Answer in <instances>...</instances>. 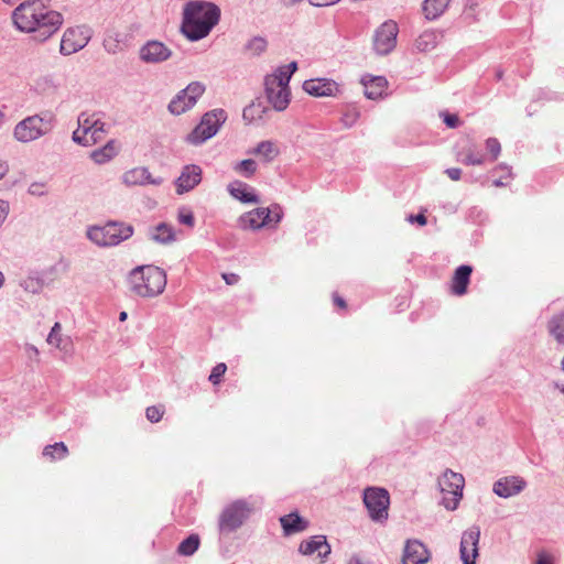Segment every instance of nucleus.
<instances>
[{"label": "nucleus", "instance_id": "obj_1", "mask_svg": "<svg viewBox=\"0 0 564 564\" xmlns=\"http://www.w3.org/2000/svg\"><path fill=\"white\" fill-rule=\"evenodd\" d=\"M48 0H26L12 12L14 25L22 32L32 33L33 39L44 42L63 24V15L53 10Z\"/></svg>", "mask_w": 564, "mask_h": 564}, {"label": "nucleus", "instance_id": "obj_2", "mask_svg": "<svg viewBox=\"0 0 564 564\" xmlns=\"http://www.w3.org/2000/svg\"><path fill=\"white\" fill-rule=\"evenodd\" d=\"M220 20V9L213 2L192 0L183 10L182 33L192 42L206 37Z\"/></svg>", "mask_w": 564, "mask_h": 564}, {"label": "nucleus", "instance_id": "obj_3", "mask_svg": "<svg viewBox=\"0 0 564 564\" xmlns=\"http://www.w3.org/2000/svg\"><path fill=\"white\" fill-rule=\"evenodd\" d=\"M130 291L138 296L154 297L166 286V273L155 265H141L129 274Z\"/></svg>", "mask_w": 564, "mask_h": 564}, {"label": "nucleus", "instance_id": "obj_4", "mask_svg": "<svg viewBox=\"0 0 564 564\" xmlns=\"http://www.w3.org/2000/svg\"><path fill=\"white\" fill-rule=\"evenodd\" d=\"M133 227L118 221H109L105 226H93L87 229V238L99 247H113L129 239Z\"/></svg>", "mask_w": 564, "mask_h": 564}, {"label": "nucleus", "instance_id": "obj_5", "mask_svg": "<svg viewBox=\"0 0 564 564\" xmlns=\"http://www.w3.org/2000/svg\"><path fill=\"white\" fill-rule=\"evenodd\" d=\"M252 508L245 499H237L227 505L219 514L218 530L221 535H228L249 519Z\"/></svg>", "mask_w": 564, "mask_h": 564}, {"label": "nucleus", "instance_id": "obj_6", "mask_svg": "<svg viewBox=\"0 0 564 564\" xmlns=\"http://www.w3.org/2000/svg\"><path fill=\"white\" fill-rule=\"evenodd\" d=\"M227 115L224 109H214L206 112L200 122L186 135V142L198 145L213 138L226 121Z\"/></svg>", "mask_w": 564, "mask_h": 564}, {"label": "nucleus", "instance_id": "obj_7", "mask_svg": "<svg viewBox=\"0 0 564 564\" xmlns=\"http://www.w3.org/2000/svg\"><path fill=\"white\" fill-rule=\"evenodd\" d=\"M53 115L30 116L20 121L14 128V138L23 143L34 141L48 133L53 127Z\"/></svg>", "mask_w": 564, "mask_h": 564}, {"label": "nucleus", "instance_id": "obj_8", "mask_svg": "<svg viewBox=\"0 0 564 564\" xmlns=\"http://www.w3.org/2000/svg\"><path fill=\"white\" fill-rule=\"evenodd\" d=\"M465 479L463 475L446 469L442 477L438 479V486L443 492V506L451 511L457 509L458 503L463 497V488Z\"/></svg>", "mask_w": 564, "mask_h": 564}, {"label": "nucleus", "instance_id": "obj_9", "mask_svg": "<svg viewBox=\"0 0 564 564\" xmlns=\"http://www.w3.org/2000/svg\"><path fill=\"white\" fill-rule=\"evenodd\" d=\"M264 93L267 101L276 111L285 110L291 101L289 83L275 75L270 74L264 77Z\"/></svg>", "mask_w": 564, "mask_h": 564}, {"label": "nucleus", "instance_id": "obj_10", "mask_svg": "<svg viewBox=\"0 0 564 564\" xmlns=\"http://www.w3.org/2000/svg\"><path fill=\"white\" fill-rule=\"evenodd\" d=\"M364 503L371 520L382 522L388 519L389 492L383 488L369 487L364 491Z\"/></svg>", "mask_w": 564, "mask_h": 564}, {"label": "nucleus", "instance_id": "obj_11", "mask_svg": "<svg viewBox=\"0 0 564 564\" xmlns=\"http://www.w3.org/2000/svg\"><path fill=\"white\" fill-rule=\"evenodd\" d=\"M282 218V208L274 204L270 208H256L245 213L239 218L240 227L243 229H260L271 221L279 223Z\"/></svg>", "mask_w": 564, "mask_h": 564}, {"label": "nucleus", "instance_id": "obj_12", "mask_svg": "<svg viewBox=\"0 0 564 564\" xmlns=\"http://www.w3.org/2000/svg\"><path fill=\"white\" fill-rule=\"evenodd\" d=\"M205 86L199 82H192L186 88L177 93L170 101L167 109L172 115L180 116L192 109L197 99L204 94Z\"/></svg>", "mask_w": 564, "mask_h": 564}, {"label": "nucleus", "instance_id": "obj_13", "mask_svg": "<svg viewBox=\"0 0 564 564\" xmlns=\"http://www.w3.org/2000/svg\"><path fill=\"white\" fill-rule=\"evenodd\" d=\"M398 25L393 21H387L376 31L373 36V47L380 55L389 54L397 44Z\"/></svg>", "mask_w": 564, "mask_h": 564}, {"label": "nucleus", "instance_id": "obj_14", "mask_svg": "<svg viewBox=\"0 0 564 564\" xmlns=\"http://www.w3.org/2000/svg\"><path fill=\"white\" fill-rule=\"evenodd\" d=\"M172 50L158 40L147 41L139 50V58L145 64H161L172 56Z\"/></svg>", "mask_w": 564, "mask_h": 564}, {"label": "nucleus", "instance_id": "obj_15", "mask_svg": "<svg viewBox=\"0 0 564 564\" xmlns=\"http://www.w3.org/2000/svg\"><path fill=\"white\" fill-rule=\"evenodd\" d=\"M90 40L88 30L85 28L67 29L61 41V53L63 55L74 54L84 48Z\"/></svg>", "mask_w": 564, "mask_h": 564}, {"label": "nucleus", "instance_id": "obj_16", "mask_svg": "<svg viewBox=\"0 0 564 564\" xmlns=\"http://www.w3.org/2000/svg\"><path fill=\"white\" fill-rule=\"evenodd\" d=\"M480 538V529L477 525L470 527L466 530L460 540V560L464 564H476L478 556V543Z\"/></svg>", "mask_w": 564, "mask_h": 564}, {"label": "nucleus", "instance_id": "obj_17", "mask_svg": "<svg viewBox=\"0 0 564 564\" xmlns=\"http://www.w3.org/2000/svg\"><path fill=\"white\" fill-rule=\"evenodd\" d=\"M202 173L200 166L196 164L185 165L175 181L176 193L184 194L196 187L202 181Z\"/></svg>", "mask_w": 564, "mask_h": 564}, {"label": "nucleus", "instance_id": "obj_18", "mask_svg": "<svg viewBox=\"0 0 564 564\" xmlns=\"http://www.w3.org/2000/svg\"><path fill=\"white\" fill-rule=\"evenodd\" d=\"M527 486V481L519 476H507L494 484L492 491L501 497L509 498L520 494Z\"/></svg>", "mask_w": 564, "mask_h": 564}, {"label": "nucleus", "instance_id": "obj_19", "mask_svg": "<svg viewBox=\"0 0 564 564\" xmlns=\"http://www.w3.org/2000/svg\"><path fill=\"white\" fill-rule=\"evenodd\" d=\"M122 182L127 186H143L147 184L161 185V177H152L148 167L139 166L123 173Z\"/></svg>", "mask_w": 564, "mask_h": 564}, {"label": "nucleus", "instance_id": "obj_20", "mask_svg": "<svg viewBox=\"0 0 564 564\" xmlns=\"http://www.w3.org/2000/svg\"><path fill=\"white\" fill-rule=\"evenodd\" d=\"M430 560V552L419 540H409L405 543L402 556L403 564H426Z\"/></svg>", "mask_w": 564, "mask_h": 564}, {"label": "nucleus", "instance_id": "obj_21", "mask_svg": "<svg viewBox=\"0 0 564 564\" xmlns=\"http://www.w3.org/2000/svg\"><path fill=\"white\" fill-rule=\"evenodd\" d=\"M303 89L315 97L334 96L338 90L337 84L327 78L307 79L303 83Z\"/></svg>", "mask_w": 564, "mask_h": 564}, {"label": "nucleus", "instance_id": "obj_22", "mask_svg": "<svg viewBox=\"0 0 564 564\" xmlns=\"http://www.w3.org/2000/svg\"><path fill=\"white\" fill-rule=\"evenodd\" d=\"M299 551L304 555L317 553L319 558H325L330 553V546L324 535H315L300 544Z\"/></svg>", "mask_w": 564, "mask_h": 564}, {"label": "nucleus", "instance_id": "obj_23", "mask_svg": "<svg viewBox=\"0 0 564 564\" xmlns=\"http://www.w3.org/2000/svg\"><path fill=\"white\" fill-rule=\"evenodd\" d=\"M471 272L473 268L467 264H462L455 270L451 285L452 292L455 295L460 296L467 292Z\"/></svg>", "mask_w": 564, "mask_h": 564}, {"label": "nucleus", "instance_id": "obj_24", "mask_svg": "<svg viewBox=\"0 0 564 564\" xmlns=\"http://www.w3.org/2000/svg\"><path fill=\"white\" fill-rule=\"evenodd\" d=\"M280 522L285 535L302 532L308 527V522L300 517L297 512H291L281 517Z\"/></svg>", "mask_w": 564, "mask_h": 564}, {"label": "nucleus", "instance_id": "obj_25", "mask_svg": "<svg viewBox=\"0 0 564 564\" xmlns=\"http://www.w3.org/2000/svg\"><path fill=\"white\" fill-rule=\"evenodd\" d=\"M228 192L232 197L242 203H259V197L256 195L250 186L241 181L231 182L228 185Z\"/></svg>", "mask_w": 564, "mask_h": 564}, {"label": "nucleus", "instance_id": "obj_26", "mask_svg": "<svg viewBox=\"0 0 564 564\" xmlns=\"http://www.w3.org/2000/svg\"><path fill=\"white\" fill-rule=\"evenodd\" d=\"M362 84L365 87V96L368 99L376 100L380 98L388 85V82L382 76L371 77L369 80L362 78Z\"/></svg>", "mask_w": 564, "mask_h": 564}, {"label": "nucleus", "instance_id": "obj_27", "mask_svg": "<svg viewBox=\"0 0 564 564\" xmlns=\"http://www.w3.org/2000/svg\"><path fill=\"white\" fill-rule=\"evenodd\" d=\"M104 47L110 54L122 52L127 47L124 35L118 31H110L104 39Z\"/></svg>", "mask_w": 564, "mask_h": 564}, {"label": "nucleus", "instance_id": "obj_28", "mask_svg": "<svg viewBox=\"0 0 564 564\" xmlns=\"http://www.w3.org/2000/svg\"><path fill=\"white\" fill-rule=\"evenodd\" d=\"M150 238L159 243H170L174 241L175 234L172 226L161 223L151 229Z\"/></svg>", "mask_w": 564, "mask_h": 564}, {"label": "nucleus", "instance_id": "obj_29", "mask_svg": "<svg viewBox=\"0 0 564 564\" xmlns=\"http://www.w3.org/2000/svg\"><path fill=\"white\" fill-rule=\"evenodd\" d=\"M250 153L261 156L265 162H272L280 154V150L274 142L265 140L259 142Z\"/></svg>", "mask_w": 564, "mask_h": 564}, {"label": "nucleus", "instance_id": "obj_30", "mask_svg": "<svg viewBox=\"0 0 564 564\" xmlns=\"http://www.w3.org/2000/svg\"><path fill=\"white\" fill-rule=\"evenodd\" d=\"M117 147L113 140H110L104 145L91 152L90 158L97 164H104L110 161L112 158L117 155Z\"/></svg>", "mask_w": 564, "mask_h": 564}, {"label": "nucleus", "instance_id": "obj_31", "mask_svg": "<svg viewBox=\"0 0 564 564\" xmlns=\"http://www.w3.org/2000/svg\"><path fill=\"white\" fill-rule=\"evenodd\" d=\"M451 0H425L423 3V12L427 20L438 18L446 10Z\"/></svg>", "mask_w": 564, "mask_h": 564}, {"label": "nucleus", "instance_id": "obj_32", "mask_svg": "<svg viewBox=\"0 0 564 564\" xmlns=\"http://www.w3.org/2000/svg\"><path fill=\"white\" fill-rule=\"evenodd\" d=\"M43 457L50 460L63 459L68 455V448L63 442H57L52 445H46L42 452Z\"/></svg>", "mask_w": 564, "mask_h": 564}, {"label": "nucleus", "instance_id": "obj_33", "mask_svg": "<svg viewBox=\"0 0 564 564\" xmlns=\"http://www.w3.org/2000/svg\"><path fill=\"white\" fill-rule=\"evenodd\" d=\"M438 35L434 31L423 32L415 41V47L420 52H427L437 45Z\"/></svg>", "mask_w": 564, "mask_h": 564}, {"label": "nucleus", "instance_id": "obj_34", "mask_svg": "<svg viewBox=\"0 0 564 564\" xmlns=\"http://www.w3.org/2000/svg\"><path fill=\"white\" fill-rule=\"evenodd\" d=\"M199 543V536L191 534L178 544L177 553L183 556H191L197 551Z\"/></svg>", "mask_w": 564, "mask_h": 564}, {"label": "nucleus", "instance_id": "obj_35", "mask_svg": "<svg viewBox=\"0 0 564 564\" xmlns=\"http://www.w3.org/2000/svg\"><path fill=\"white\" fill-rule=\"evenodd\" d=\"M549 332L558 343H564V314H557L550 319Z\"/></svg>", "mask_w": 564, "mask_h": 564}, {"label": "nucleus", "instance_id": "obj_36", "mask_svg": "<svg viewBox=\"0 0 564 564\" xmlns=\"http://www.w3.org/2000/svg\"><path fill=\"white\" fill-rule=\"evenodd\" d=\"M268 111L269 109L263 107L260 102L251 104L243 109L242 117L246 121L253 122L256 120H262Z\"/></svg>", "mask_w": 564, "mask_h": 564}, {"label": "nucleus", "instance_id": "obj_37", "mask_svg": "<svg viewBox=\"0 0 564 564\" xmlns=\"http://www.w3.org/2000/svg\"><path fill=\"white\" fill-rule=\"evenodd\" d=\"M267 40L262 36H254L248 41L245 48L252 55L258 56L267 50Z\"/></svg>", "mask_w": 564, "mask_h": 564}, {"label": "nucleus", "instance_id": "obj_38", "mask_svg": "<svg viewBox=\"0 0 564 564\" xmlns=\"http://www.w3.org/2000/svg\"><path fill=\"white\" fill-rule=\"evenodd\" d=\"M99 119L97 113L83 112L78 117V127L82 128L84 134H89L90 130L96 126V121Z\"/></svg>", "mask_w": 564, "mask_h": 564}, {"label": "nucleus", "instance_id": "obj_39", "mask_svg": "<svg viewBox=\"0 0 564 564\" xmlns=\"http://www.w3.org/2000/svg\"><path fill=\"white\" fill-rule=\"evenodd\" d=\"M235 171L246 177H251L257 171V163L252 159H246L235 165Z\"/></svg>", "mask_w": 564, "mask_h": 564}, {"label": "nucleus", "instance_id": "obj_40", "mask_svg": "<svg viewBox=\"0 0 564 564\" xmlns=\"http://www.w3.org/2000/svg\"><path fill=\"white\" fill-rule=\"evenodd\" d=\"M20 285L25 292L32 294L40 293L43 289V282L40 279L33 276H29L22 280Z\"/></svg>", "mask_w": 564, "mask_h": 564}, {"label": "nucleus", "instance_id": "obj_41", "mask_svg": "<svg viewBox=\"0 0 564 564\" xmlns=\"http://www.w3.org/2000/svg\"><path fill=\"white\" fill-rule=\"evenodd\" d=\"M297 69L296 62H291L289 65L278 67L272 75H275L278 78L290 83V79L293 73Z\"/></svg>", "mask_w": 564, "mask_h": 564}, {"label": "nucleus", "instance_id": "obj_42", "mask_svg": "<svg viewBox=\"0 0 564 564\" xmlns=\"http://www.w3.org/2000/svg\"><path fill=\"white\" fill-rule=\"evenodd\" d=\"M96 126L90 130L89 138L91 141V145L101 141L106 133L108 132L106 128V123L100 120V118L96 121Z\"/></svg>", "mask_w": 564, "mask_h": 564}, {"label": "nucleus", "instance_id": "obj_43", "mask_svg": "<svg viewBox=\"0 0 564 564\" xmlns=\"http://www.w3.org/2000/svg\"><path fill=\"white\" fill-rule=\"evenodd\" d=\"M466 165H481L485 161L482 154H475L474 153V147L470 145L466 150L465 158L460 160Z\"/></svg>", "mask_w": 564, "mask_h": 564}, {"label": "nucleus", "instance_id": "obj_44", "mask_svg": "<svg viewBox=\"0 0 564 564\" xmlns=\"http://www.w3.org/2000/svg\"><path fill=\"white\" fill-rule=\"evenodd\" d=\"M226 371H227V366H226V364H224V362H219V364H217V365L213 368V370H212V372H210V375H209L208 380H209L213 384H215V386H216V384L220 383L221 378H223V376L225 375V372H226Z\"/></svg>", "mask_w": 564, "mask_h": 564}, {"label": "nucleus", "instance_id": "obj_45", "mask_svg": "<svg viewBox=\"0 0 564 564\" xmlns=\"http://www.w3.org/2000/svg\"><path fill=\"white\" fill-rule=\"evenodd\" d=\"M61 330H62L61 324L55 323L47 336V343L50 345H54L55 347L61 348V341H62Z\"/></svg>", "mask_w": 564, "mask_h": 564}, {"label": "nucleus", "instance_id": "obj_46", "mask_svg": "<svg viewBox=\"0 0 564 564\" xmlns=\"http://www.w3.org/2000/svg\"><path fill=\"white\" fill-rule=\"evenodd\" d=\"M163 413H164L163 406H158V405L148 406L145 410L147 419L152 423L159 422L162 419Z\"/></svg>", "mask_w": 564, "mask_h": 564}, {"label": "nucleus", "instance_id": "obj_47", "mask_svg": "<svg viewBox=\"0 0 564 564\" xmlns=\"http://www.w3.org/2000/svg\"><path fill=\"white\" fill-rule=\"evenodd\" d=\"M177 219L181 224L186 225L188 227H194L195 218L192 210L183 207L178 210Z\"/></svg>", "mask_w": 564, "mask_h": 564}, {"label": "nucleus", "instance_id": "obj_48", "mask_svg": "<svg viewBox=\"0 0 564 564\" xmlns=\"http://www.w3.org/2000/svg\"><path fill=\"white\" fill-rule=\"evenodd\" d=\"M486 148L488 152L492 155V160H497L501 151L500 142L496 138H489L486 141Z\"/></svg>", "mask_w": 564, "mask_h": 564}, {"label": "nucleus", "instance_id": "obj_49", "mask_svg": "<svg viewBox=\"0 0 564 564\" xmlns=\"http://www.w3.org/2000/svg\"><path fill=\"white\" fill-rule=\"evenodd\" d=\"M73 141L85 147L91 145L89 134H84V131L79 127L73 132Z\"/></svg>", "mask_w": 564, "mask_h": 564}, {"label": "nucleus", "instance_id": "obj_50", "mask_svg": "<svg viewBox=\"0 0 564 564\" xmlns=\"http://www.w3.org/2000/svg\"><path fill=\"white\" fill-rule=\"evenodd\" d=\"M444 122L448 128H456L459 124V118L456 115L444 113Z\"/></svg>", "mask_w": 564, "mask_h": 564}, {"label": "nucleus", "instance_id": "obj_51", "mask_svg": "<svg viewBox=\"0 0 564 564\" xmlns=\"http://www.w3.org/2000/svg\"><path fill=\"white\" fill-rule=\"evenodd\" d=\"M9 203L0 199V226L4 223L9 214Z\"/></svg>", "mask_w": 564, "mask_h": 564}, {"label": "nucleus", "instance_id": "obj_52", "mask_svg": "<svg viewBox=\"0 0 564 564\" xmlns=\"http://www.w3.org/2000/svg\"><path fill=\"white\" fill-rule=\"evenodd\" d=\"M445 173L452 181H459L462 177V170L458 167H449Z\"/></svg>", "mask_w": 564, "mask_h": 564}, {"label": "nucleus", "instance_id": "obj_53", "mask_svg": "<svg viewBox=\"0 0 564 564\" xmlns=\"http://www.w3.org/2000/svg\"><path fill=\"white\" fill-rule=\"evenodd\" d=\"M409 221H410V223H414V221H415V223H417L420 226H424V225H426L427 219H426V217H425L423 214H417V215H415V216H414V215H410V216H409Z\"/></svg>", "mask_w": 564, "mask_h": 564}, {"label": "nucleus", "instance_id": "obj_54", "mask_svg": "<svg viewBox=\"0 0 564 564\" xmlns=\"http://www.w3.org/2000/svg\"><path fill=\"white\" fill-rule=\"evenodd\" d=\"M314 7H327L337 3L339 0H308Z\"/></svg>", "mask_w": 564, "mask_h": 564}, {"label": "nucleus", "instance_id": "obj_55", "mask_svg": "<svg viewBox=\"0 0 564 564\" xmlns=\"http://www.w3.org/2000/svg\"><path fill=\"white\" fill-rule=\"evenodd\" d=\"M223 278L228 285L236 284L239 280V276L235 273H225L223 274Z\"/></svg>", "mask_w": 564, "mask_h": 564}, {"label": "nucleus", "instance_id": "obj_56", "mask_svg": "<svg viewBox=\"0 0 564 564\" xmlns=\"http://www.w3.org/2000/svg\"><path fill=\"white\" fill-rule=\"evenodd\" d=\"M333 301H334V304L339 306L340 308H345L346 307L345 300L341 296H339L337 293L333 294Z\"/></svg>", "mask_w": 564, "mask_h": 564}, {"label": "nucleus", "instance_id": "obj_57", "mask_svg": "<svg viewBox=\"0 0 564 564\" xmlns=\"http://www.w3.org/2000/svg\"><path fill=\"white\" fill-rule=\"evenodd\" d=\"M41 187H42V185H41V184L33 183V184L30 186L29 192H30V194H32V195H42V194H43V192H42V191H40V189H41Z\"/></svg>", "mask_w": 564, "mask_h": 564}, {"label": "nucleus", "instance_id": "obj_58", "mask_svg": "<svg viewBox=\"0 0 564 564\" xmlns=\"http://www.w3.org/2000/svg\"><path fill=\"white\" fill-rule=\"evenodd\" d=\"M536 564H553L550 556L545 554H540L536 560Z\"/></svg>", "mask_w": 564, "mask_h": 564}, {"label": "nucleus", "instance_id": "obj_59", "mask_svg": "<svg viewBox=\"0 0 564 564\" xmlns=\"http://www.w3.org/2000/svg\"><path fill=\"white\" fill-rule=\"evenodd\" d=\"M9 172V165L6 161H0V180Z\"/></svg>", "mask_w": 564, "mask_h": 564}, {"label": "nucleus", "instance_id": "obj_60", "mask_svg": "<svg viewBox=\"0 0 564 564\" xmlns=\"http://www.w3.org/2000/svg\"><path fill=\"white\" fill-rule=\"evenodd\" d=\"M496 171H503L508 177H511V169L508 165L500 164L496 167Z\"/></svg>", "mask_w": 564, "mask_h": 564}, {"label": "nucleus", "instance_id": "obj_61", "mask_svg": "<svg viewBox=\"0 0 564 564\" xmlns=\"http://www.w3.org/2000/svg\"><path fill=\"white\" fill-rule=\"evenodd\" d=\"M348 564H365L358 556H352Z\"/></svg>", "mask_w": 564, "mask_h": 564}, {"label": "nucleus", "instance_id": "obj_62", "mask_svg": "<svg viewBox=\"0 0 564 564\" xmlns=\"http://www.w3.org/2000/svg\"><path fill=\"white\" fill-rule=\"evenodd\" d=\"M302 0H283L286 7H293L294 4L301 2Z\"/></svg>", "mask_w": 564, "mask_h": 564}, {"label": "nucleus", "instance_id": "obj_63", "mask_svg": "<svg viewBox=\"0 0 564 564\" xmlns=\"http://www.w3.org/2000/svg\"><path fill=\"white\" fill-rule=\"evenodd\" d=\"M492 185L496 187H501V186H505L506 183H503L501 178H498L492 182Z\"/></svg>", "mask_w": 564, "mask_h": 564}, {"label": "nucleus", "instance_id": "obj_64", "mask_svg": "<svg viewBox=\"0 0 564 564\" xmlns=\"http://www.w3.org/2000/svg\"><path fill=\"white\" fill-rule=\"evenodd\" d=\"M127 317H128L127 312H121V313L119 314V321H120V322H124V321L127 319Z\"/></svg>", "mask_w": 564, "mask_h": 564}]
</instances>
